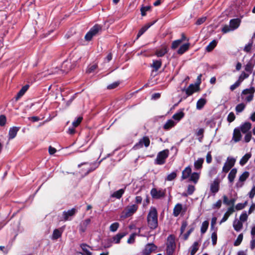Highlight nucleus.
Wrapping results in <instances>:
<instances>
[{
    "instance_id": "obj_1",
    "label": "nucleus",
    "mask_w": 255,
    "mask_h": 255,
    "mask_svg": "<svg viewBox=\"0 0 255 255\" xmlns=\"http://www.w3.org/2000/svg\"><path fill=\"white\" fill-rule=\"evenodd\" d=\"M185 39L184 36H182V37L180 39H178L172 42L171 45V48L175 49L177 47H179V48L177 50V52L178 54L182 55L184 52L188 50L190 47V43L187 42L182 44L183 41Z\"/></svg>"
},
{
    "instance_id": "obj_2",
    "label": "nucleus",
    "mask_w": 255,
    "mask_h": 255,
    "mask_svg": "<svg viewBox=\"0 0 255 255\" xmlns=\"http://www.w3.org/2000/svg\"><path fill=\"white\" fill-rule=\"evenodd\" d=\"M148 226L150 229H155L158 225L157 212L154 207H151L147 217Z\"/></svg>"
},
{
    "instance_id": "obj_3",
    "label": "nucleus",
    "mask_w": 255,
    "mask_h": 255,
    "mask_svg": "<svg viewBox=\"0 0 255 255\" xmlns=\"http://www.w3.org/2000/svg\"><path fill=\"white\" fill-rule=\"evenodd\" d=\"M241 20L238 18L231 19L229 25H225L223 26L222 31L223 33H227L233 31L238 28L240 25Z\"/></svg>"
},
{
    "instance_id": "obj_4",
    "label": "nucleus",
    "mask_w": 255,
    "mask_h": 255,
    "mask_svg": "<svg viewBox=\"0 0 255 255\" xmlns=\"http://www.w3.org/2000/svg\"><path fill=\"white\" fill-rule=\"evenodd\" d=\"M138 209V206L135 204L127 206L122 212L121 218L125 219L131 216Z\"/></svg>"
},
{
    "instance_id": "obj_5",
    "label": "nucleus",
    "mask_w": 255,
    "mask_h": 255,
    "mask_svg": "<svg viewBox=\"0 0 255 255\" xmlns=\"http://www.w3.org/2000/svg\"><path fill=\"white\" fill-rule=\"evenodd\" d=\"M101 30V27L99 25H95L87 33L85 36L86 41H90L92 38L96 35Z\"/></svg>"
},
{
    "instance_id": "obj_6",
    "label": "nucleus",
    "mask_w": 255,
    "mask_h": 255,
    "mask_svg": "<svg viewBox=\"0 0 255 255\" xmlns=\"http://www.w3.org/2000/svg\"><path fill=\"white\" fill-rule=\"evenodd\" d=\"M255 92V89L254 87L245 89L242 93V98L247 102H250L253 99Z\"/></svg>"
},
{
    "instance_id": "obj_7",
    "label": "nucleus",
    "mask_w": 255,
    "mask_h": 255,
    "mask_svg": "<svg viewBox=\"0 0 255 255\" xmlns=\"http://www.w3.org/2000/svg\"><path fill=\"white\" fill-rule=\"evenodd\" d=\"M174 237L170 235L167 238V255H172L175 248Z\"/></svg>"
},
{
    "instance_id": "obj_8",
    "label": "nucleus",
    "mask_w": 255,
    "mask_h": 255,
    "mask_svg": "<svg viewBox=\"0 0 255 255\" xmlns=\"http://www.w3.org/2000/svg\"><path fill=\"white\" fill-rule=\"evenodd\" d=\"M169 153L168 150H164L160 151L157 155L155 160L157 164L161 165L165 163L166 158L168 157Z\"/></svg>"
},
{
    "instance_id": "obj_9",
    "label": "nucleus",
    "mask_w": 255,
    "mask_h": 255,
    "mask_svg": "<svg viewBox=\"0 0 255 255\" xmlns=\"http://www.w3.org/2000/svg\"><path fill=\"white\" fill-rule=\"evenodd\" d=\"M236 159L233 157H228L223 167L222 171L227 173L235 165Z\"/></svg>"
},
{
    "instance_id": "obj_10",
    "label": "nucleus",
    "mask_w": 255,
    "mask_h": 255,
    "mask_svg": "<svg viewBox=\"0 0 255 255\" xmlns=\"http://www.w3.org/2000/svg\"><path fill=\"white\" fill-rule=\"evenodd\" d=\"M76 212L75 208H72L67 211H64L62 216L60 217V220L62 221H66L70 220V217L73 216Z\"/></svg>"
},
{
    "instance_id": "obj_11",
    "label": "nucleus",
    "mask_w": 255,
    "mask_h": 255,
    "mask_svg": "<svg viewBox=\"0 0 255 255\" xmlns=\"http://www.w3.org/2000/svg\"><path fill=\"white\" fill-rule=\"evenodd\" d=\"M249 176V173L248 172L245 171L243 173V174L239 177V180L236 184V187L238 188H241L244 185V182L246 180Z\"/></svg>"
},
{
    "instance_id": "obj_12",
    "label": "nucleus",
    "mask_w": 255,
    "mask_h": 255,
    "mask_svg": "<svg viewBox=\"0 0 255 255\" xmlns=\"http://www.w3.org/2000/svg\"><path fill=\"white\" fill-rule=\"evenodd\" d=\"M186 210V208L183 207L181 204L178 203L174 207L173 214L175 217H177L180 214L185 212Z\"/></svg>"
},
{
    "instance_id": "obj_13",
    "label": "nucleus",
    "mask_w": 255,
    "mask_h": 255,
    "mask_svg": "<svg viewBox=\"0 0 255 255\" xmlns=\"http://www.w3.org/2000/svg\"><path fill=\"white\" fill-rule=\"evenodd\" d=\"M150 143V140L148 137L145 136L143 137L142 139H141L138 143L136 144L134 146V148L135 149H138L142 147L143 145H144L145 147H147L149 146Z\"/></svg>"
},
{
    "instance_id": "obj_14",
    "label": "nucleus",
    "mask_w": 255,
    "mask_h": 255,
    "mask_svg": "<svg viewBox=\"0 0 255 255\" xmlns=\"http://www.w3.org/2000/svg\"><path fill=\"white\" fill-rule=\"evenodd\" d=\"M199 86L197 84H191L186 90V93L188 96L191 95L193 93L199 90Z\"/></svg>"
},
{
    "instance_id": "obj_15",
    "label": "nucleus",
    "mask_w": 255,
    "mask_h": 255,
    "mask_svg": "<svg viewBox=\"0 0 255 255\" xmlns=\"http://www.w3.org/2000/svg\"><path fill=\"white\" fill-rule=\"evenodd\" d=\"M233 228L237 232L240 231L243 227V223L239 219H236L233 222Z\"/></svg>"
},
{
    "instance_id": "obj_16",
    "label": "nucleus",
    "mask_w": 255,
    "mask_h": 255,
    "mask_svg": "<svg viewBox=\"0 0 255 255\" xmlns=\"http://www.w3.org/2000/svg\"><path fill=\"white\" fill-rule=\"evenodd\" d=\"M191 168L190 166L186 167L182 172V180L190 178L191 174Z\"/></svg>"
},
{
    "instance_id": "obj_17",
    "label": "nucleus",
    "mask_w": 255,
    "mask_h": 255,
    "mask_svg": "<svg viewBox=\"0 0 255 255\" xmlns=\"http://www.w3.org/2000/svg\"><path fill=\"white\" fill-rule=\"evenodd\" d=\"M150 193L153 198L157 199L162 197L164 195L163 191L162 190H157L155 188L151 189Z\"/></svg>"
},
{
    "instance_id": "obj_18",
    "label": "nucleus",
    "mask_w": 255,
    "mask_h": 255,
    "mask_svg": "<svg viewBox=\"0 0 255 255\" xmlns=\"http://www.w3.org/2000/svg\"><path fill=\"white\" fill-rule=\"evenodd\" d=\"M19 130V128L16 127H13L10 128L8 132V138L9 139H11L14 138Z\"/></svg>"
},
{
    "instance_id": "obj_19",
    "label": "nucleus",
    "mask_w": 255,
    "mask_h": 255,
    "mask_svg": "<svg viewBox=\"0 0 255 255\" xmlns=\"http://www.w3.org/2000/svg\"><path fill=\"white\" fill-rule=\"evenodd\" d=\"M241 134L240 130L238 128H235L234 130L232 139L235 142L239 141L241 139Z\"/></svg>"
},
{
    "instance_id": "obj_20",
    "label": "nucleus",
    "mask_w": 255,
    "mask_h": 255,
    "mask_svg": "<svg viewBox=\"0 0 255 255\" xmlns=\"http://www.w3.org/2000/svg\"><path fill=\"white\" fill-rule=\"evenodd\" d=\"M219 182L217 179H215L211 184L210 190L212 193H216L219 191Z\"/></svg>"
},
{
    "instance_id": "obj_21",
    "label": "nucleus",
    "mask_w": 255,
    "mask_h": 255,
    "mask_svg": "<svg viewBox=\"0 0 255 255\" xmlns=\"http://www.w3.org/2000/svg\"><path fill=\"white\" fill-rule=\"evenodd\" d=\"M167 52V48L165 45L162 46L160 48L157 50L156 55L158 57H162Z\"/></svg>"
},
{
    "instance_id": "obj_22",
    "label": "nucleus",
    "mask_w": 255,
    "mask_h": 255,
    "mask_svg": "<svg viewBox=\"0 0 255 255\" xmlns=\"http://www.w3.org/2000/svg\"><path fill=\"white\" fill-rule=\"evenodd\" d=\"M237 173V170L236 168L232 169L228 176V178L230 183H233Z\"/></svg>"
},
{
    "instance_id": "obj_23",
    "label": "nucleus",
    "mask_w": 255,
    "mask_h": 255,
    "mask_svg": "<svg viewBox=\"0 0 255 255\" xmlns=\"http://www.w3.org/2000/svg\"><path fill=\"white\" fill-rule=\"evenodd\" d=\"M251 127L252 125L251 123L249 122L245 123V124L241 126L240 128L241 130L242 131V132L246 133L251 129Z\"/></svg>"
},
{
    "instance_id": "obj_24",
    "label": "nucleus",
    "mask_w": 255,
    "mask_h": 255,
    "mask_svg": "<svg viewBox=\"0 0 255 255\" xmlns=\"http://www.w3.org/2000/svg\"><path fill=\"white\" fill-rule=\"evenodd\" d=\"M200 177V173L193 172L191 173L189 178V180L193 182L195 184L197 183Z\"/></svg>"
},
{
    "instance_id": "obj_25",
    "label": "nucleus",
    "mask_w": 255,
    "mask_h": 255,
    "mask_svg": "<svg viewBox=\"0 0 255 255\" xmlns=\"http://www.w3.org/2000/svg\"><path fill=\"white\" fill-rule=\"evenodd\" d=\"M204 162V159L202 158H198L194 163V167L196 169H200L202 167V164Z\"/></svg>"
},
{
    "instance_id": "obj_26",
    "label": "nucleus",
    "mask_w": 255,
    "mask_h": 255,
    "mask_svg": "<svg viewBox=\"0 0 255 255\" xmlns=\"http://www.w3.org/2000/svg\"><path fill=\"white\" fill-rule=\"evenodd\" d=\"M207 100L204 98L200 99L197 102L196 108L198 110H201L206 104Z\"/></svg>"
},
{
    "instance_id": "obj_27",
    "label": "nucleus",
    "mask_w": 255,
    "mask_h": 255,
    "mask_svg": "<svg viewBox=\"0 0 255 255\" xmlns=\"http://www.w3.org/2000/svg\"><path fill=\"white\" fill-rule=\"evenodd\" d=\"M252 154L251 153H246L240 160V164L241 165H245L248 160L251 158Z\"/></svg>"
},
{
    "instance_id": "obj_28",
    "label": "nucleus",
    "mask_w": 255,
    "mask_h": 255,
    "mask_svg": "<svg viewBox=\"0 0 255 255\" xmlns=\"http://www.w3.org/2000/svg\"><path fill=\"white\" fill-rule=\"evenodd\" d=\"M199 248V244L198 242H195L192 245V246L190 248V254L191 255H194L198 251Z\"/></svg>"
},
{
    "instance_id": "obj_29",
    "label": "nucleus",
    "mask_w": 255,
    "mask_h": 255,
    "mask_svg": "<svg viewBox=\"0 0 255 255\" xmlns=\"http://www.w3.org/2000/svg\"><path fill=\"white\" fill-rule=\"evenodd\" d=\"M156 247L152 244H149L145 246L144 250L145 252H147L149 254H150L152 252L155 250Z\"/></svg>"
},
{
    "instance_id": "obj_30",
    "label": "nucleus",
    "mask_w": 255,
    "mask_h": 255,
    "mask_svg": "<svg viewBox=\"0 0 255 255\" xmlns=\"http://www.w3.org/2000/svg\"><path fill=\"white\" fill-rule=\"evenodd\" d=\"M125 192L124 189H121L116 192H115L112 195L113 197H115L117 199H120Z\"/></svg>"
},
{
    "instance_id": "obj_31",
    "label": "nucleus",
    "mask_w": 255,
    "mask_h": 255,
    "mask_svg": "<svg viewBox=\"0 0 255 255\" xmlns=\"http://www.w3.org/2000/svg\"><path fill=\"white\" fill-rule=\"evenodd\" d=\"M175 125L176 123H175L172 120H169L167 121L165 124L164 125V128L165 129H168L173 127Z\"/></svg>"
},
{
    "instance_id": "obj_32",
    "label": "nucleus",
    "mask_w": 255,
    "mask_h": 255,
    "mask_svg": "<svg viewBox=\"0 0 255 255\" xmlns=\"http://www.w3.org/2000/svg\"><path fill=\"white\" fill-rule=\"evenodd\" d=\"M62 232L60 231L59 229H55L54 230L52 239L53 240H56L61 236Z\"/></svg>"
},
{
    "instance_id": "obj_33",
    "label": "nucleus",
    "mask_w": 255,
    "mask_h": 255,
    "mask_svg": "<svg viewBox=\"0 0 255 255\" xmlns=\"http://www.w3.org/2000/svg\"><path fill=\"white\" fill-rule=\"evenodd\" d=\"M140 230H141V229L139 228L138 233H137V234L133 233L130 236L129 239L128 240V241H127L128 243L132 244L134 243L135 236H140Z\"/></svg>"
},
{
    "instance_id": "obj_34",
    "label": "nucleus",
    "mask_w": 255,
    "mask_h": 255,
    "mask_svg": "<svg viewBox=\"0 0 255 255\" xmlns=\"http://www.w3.org/2000/svg\"><path fill=\"white\" fill-rule=\"evenodd\" d=\"M126 236V234H118L113 238V242L116 244L120 243L121 239Z\"/></svg>"
},
{
    "instance_id": "obj_35",
    "label": "nucleus",
    "mask_w": 255,
    "mask_h": 255,
    "mask_svg": "<svg viewBox=\"0 0 255 255\" xmlns=\"http://www.w3.org/2000/svg\"><path fill=\"white\" fill-rule=\"evenodd\" d=\"M209 226V222L207 221H205L202 223L201 227V232L202 234H204L208 229Z\"/></svg>"
},
{
    "instance_id": "obj_36",
    "label": "nucleus",
    "mask_w": 255,
    "mask_h": 255,
    "mask_svg": "<svg viewBox=\"0 0 255 255\" xmlns=\"http://www.w3.org/2000/svg\"><path fill=\"white\" fill-rule=\"evenodd\" d=\"M184 114L182 112H180L174 114L172 118L173 119L178 122L184 117Z\"/></svg>"
},
{
    "instance_id": "obj_37",
    "label": "nucleus",
    "mask_w": 255,
    "mask_h": 255,
    "mask_svg": "<svg viewBox=\"0 0 255 255\" xmlns=\"http://www.w3.org/2000/svg\"><path fill=\"white\" fill-rule=\"evenodd\" d=\"M28 87L25 86L23 87L19 91V92L18 93L17 96L16 97V99L18 100L19 98H20L21 96H22L25 92L27 90Z\"/></svg>"
},
{
    "instance_id": "obj_38",
    "label": "nucleus",
    "mask_w": 255,
    "mask_h": 255,
    "mask_svg": "<svg viewBox=\"0 0 255 255\" xmlns=\"http://www.w3.org/2000/svg\"><path fill=\"white\" fill-rule=\"evenodd\" d=\"M217 42L215 40H213L206 47V50L208 52L211 51L216 46Z\"/></svg>"
},
{
    "instance_id": "obj_39",
    "label": "nucleus",
    "mask_w": 255,
    "mask_h": 255,
    "mask_svg": "<svg viewBox=\"0 0 255 255\" xmlns=\"http://www.w3.org/2000/svg\"><path fill=\"white\" fill-rule=\"evenodd\" d=\"M243 239V235L242 234H240L238 236L236 240L234 242V246H239L241 243H242Z\"/></svg>"
},
{
    "instance_id": "obj_40",
    "label": "nucleus",
    "mask_w": 255,
    "mask_h": 255,
    "mask_svg": "<svg viewBox=\"0 0 255 255\" xmlns=\"http://www.w3.org/2000/svg\"><path fill=\"white\" fill-rule=\"evenodd\" d=\"M248 218V215L247 214L246 212H244L242 213V214L240 216L239 220L241 221L243 223L246 222Z\"/></svg>"
},
{
    "instance_id": "obj_41",
    "label": "nucleus",
    "mask_w": 255,
    "mask_h": 255,
    "mask_svg": "<svg viewBox=\"0 0 255 255\" xmlns=\"http://www.w3.org/2000/svg\"><path fill=\"white\" fill-rule=\"evenodd\" d=\"M245 107V105L243 103L238 104L236 107V111L237 113H241L244 110Z\"/></svg>"
},
{
    "instance_id": "obj_42",
    "label": "nucleus",
    "mask_w": 255,
    "mask_h": 255,
    "mask_svg": "<svg viewBox=\"0 0 255 255\" xmlns=\"http://www.w3.org/2000/svg\"><path fill=\"white\" fill-rule=\"evenodd\" d=\"M119 227V224L115 222L111 225L110 227V231L112 232H116Z\"/></svg>"
},
{
    "instance_id": "obj_43",
    "label": "nucleus",
    "mask_w": 255,
    "mask_h": 255,
    "mask_svg": "<svg viewBox=\"0 0 255 255\" xmlns=\"http://www.w3.org/2000/svg\"><path fill=\"white\" fill-rule=\"evenodd\" d=\"M161 62L159 60L154 61L152 64V67L156 70L161 67Z\"/></svg>"
},
{
    "instance_id": "obj_44",
    "label": "nucleus",
    "mask_w": 255,
    "mask_h": 255,
    "mask_svg": "<svg viewBox=\"0 0 255 255\" xmlns=\"http://www.w3.org/2000/svg\"><path fill=\"white\" fill-rule=\"evenodd\" d=\"M65 67H66L67 68V69L63 70L65 72H68V71L71 69L70 63L69 61H66L63 63V65L62 66V68H64Z\"/></svg>"
},
{
    "instance_id": "obj_45",
    "label": "nucleus",
    "mask_w": 255,
    "mask_h": 255,
    "mask_svg": "<svg viewBox=\"0 0 255 255\" xmlns=\"http://www.w3.org/2000/svg\"><path fill=\"white\" fill-rule=\"evenodd\" d=\"M82 117H79L77 118V119L72 123V125L74 128H76L78 126V125L81 123L82 120Z\"/></svg>"
},
{
    "instance_id": "obj_46",
    "label": "nucleus",
    "mask_w": 255,
    "mask_h": 255,
    "mask_svg": "<svg viewBox=\"0 0 255 255\" xmlns=\"http://www.w3.org/2000/svg\"><path fill=\"white\" fill-rule=\"evenodd\" d=\"M177 176V174L175 172H173L170 174H168L167 176L166 180L168 181H171L175 179Z\"/></svg>"
},
{
    "instance_id": "obj_47",
    "label": "nucleus",
    "mask_w": 255,
    "mask_h": 255,
    "mask_svg": "<svg viewBox=\"0 0 255 255\" xmlns=\"http://www.w3.org/2000/svg\"><path fill=\"white\" fill-rule=\"evenodd\" d=\"M149 26H144V27H142L139 31L137 35V38H138L139 37H140L144 32L146 31V30L149 28Z\"/></svg>"
},
{
    "instance_id": "obj_48",
    "label": "nucleus",
    "mask_w": 255,
    "mask_h": 255,
    "mask_svg": "<svg viewBox=\"0 0 255 255\" xmlns=\"http://www.w3.org/2000/svg\"><path fill=\"white\" fill-rule=\"evenodd\" d=\"M249 76V74H246L245 72H243L241 75L240 76L238 81L240 82V83L242 82V81L246 78H248Z\"/></svg>"
},
{
    "instance_id": "obj_49",
    "label": "nucleus",
    "mask_w": 255,
    "mask_h": 255,
    "mask_svg": "<svg viewBox=\"0 0 255 255\" xmlns=\"http://www.w3.org/2000/svg\"><path fill=\"white\" fill-rule=\"evenodd\" d=\"M150 7L149 6H142L141 9V13L142 16H144L146 14V12L148 11L150 9Z\"/></svg>"
},
{
    "instance_id": "obj_50",
    "label": "nucleus",
    "mask_w": 255,
    "mask_h": 255,
    "mask_svg": "<svg viewBox=\"0 0 255 255\" xmlns=\"http://www.w3.org/2000/svg\"><path fill=\"white\" fill-rule=\"evenodd\" d=\"M235 119V116L233 112H231L228 116L227 120L229 122L231 123L234 121Z\"/></svg>"
},
{
    "instance_id": "obj_51",
    "label": "nucleus",
    "mask_w": 255,
    "mask_h": 255,
    "mask_svg": "<svg viewBox=\"0 0 255 255\" xmlns=\"http://www.w3.org/2000/svg\"><path fill=\"white\" fill-rule=\"evenodd\" d=\"M253 45V42H250L248 44L245 46L244 48V51L247 52H249L251 51Z\"/></svg>"
},
{
    "instance_id": "obj_52",
    "label": "nucleus",
    "mask_w": 255,
    "mask_h": 255,
    "mask_svg": "<svg viewBox=\"0 0 255 255\" xmlns=\"http://www.w3.org/2000/svg\"><path fill=\"white\" fill-rule=\"evenodd\" d=\"M195 190V187L193 185H189L187 189V193L188 195H191Z\"/></svg>"
},
{
    "instance_id": "obj_53",
    "label": "nucleus",
    "mask_w": 255,
    "mask_h": 255,
    "mask_svg": "<svg viewBox=\"0 0 255 255\" xmlns=\"http://www.w3.org/2000/svg\"><path fill=\"white\" fill-rule=\"evenodd\" d=\"M221 205H222V201H221V200H219L216 203H215V204H214L212 205V208L213 209H218V208H220V207L221 206Z\"/></svg>"
},
{
    "instance_id": "obj_54",
    "label": "nucleus",
    "mask_w": 255,
    "mask_h": 255,
    "mask_svg": "<svg viewBox=\"0 0 255 255\" xmlns=\"http://www.w3.org/2000/svg\"><path fill=\"white\" fill-rule=\"evenodd\" d=\"M240 84H241V83H240V82L237 81L234 84H233L232 85H231L230 86L231 90V91H234L235 89H236L237 87H238L240 86Z\"/></svg>"
},
{
    "instance_id": "obj_55",
    "label": "nucleus",
    "mask_w": 255,
    "mask_h": 255,
    "mask_svg": "<svg viewBox=\"0 0 255 255\" xmlns=\"http://www.w3.org/2000/svg\"><path fill=\"white\" fill-rule=\"evenodd\" d=\"M253 68V65L251 63H248L245 67L246 71L251 72Z\"/></svg>"
},
{
    "instance_id": "obj_56",
    "label": "nucleus",
    "mask_w": 255,
    "mask_h": 255,
    "mask_svg": "<svg viewBox=\"0 0 255 255\" xmlns=\"http://www.w3.org/2000/svg\"><path fill=\"white\" fill-rule=\"evenodd\" d=\"M6 122V118L4 116L1 115L0 116V126H4Z\"/></svg>"
},
{
    "instance_id": "obj_57",
    "label": "nucleus",
    "mask_w": 255,
    "mask_h": 255,
    "mask_svg": "<svg viewBox=\"0 0 255 255\" xmlns=\"http://www.w3.org/2000/svg\"><path fill=\"white\" fill-rule=\"evenodd\" d=\"M249 195L251 199L253 198L255 195V185L253 187L251 191L249 192Z\"/></svg>"
},
{
    "instance_id": "obj_58",
    "label": "nucleus",
    "mask_w": 255,
    "mask_h": 255,
    "mask_svg": "<svg viewBox=\"0 0 255 255\" xmlns=\"http://www.w3.org/2000/svg\"><path fill=\"white\" fill-rule=\"evenodd\" d=\"M212 241L213 244H215L217 242V236L216 233H213L211 236Z\"/></svg>"
},
{
    "instance_id": "obj_59",
    "label": "nucleus",
    "mask_w": 255,
    "mask_h": 255,
    "mask_svg": "<svg viewBox=\"0 0 255 255\" xmlns=\"http://www.w3.org/2000/svg\"><path fill=\"white\" fill-rule=\"evenodd\" d=\"M187 225H188V224H187V222L184 221L182 223V226L181 227V234H182L184 232Z\"/></svg>"
},
{
    "instance_id": "obj_60",
    "label": "nucleus",
    "mask_w": 255,
    "mask_h": 255,
    "mask_svg": "<svg viewBox=\"0 0 255 255\" xmlns=\"http://www.w3.org/2000/svg\"><path fill=\"white\" fill-rule=\"evenodd\" d=\"M193 230H194V228L192 227V228H190V229L188 231V232L186 234H185L184 235H183V238L184 240H187L188 239V236L191 234V233L192 232Z\"/></svg>"
},
{
    "instance_id": "obj_61",
    "label": "nucleus",
    "mask_w": 255,
    "mask_h": 255,
    "mask_svg": "<svg viewBox=\"0 0 255 255\" xmlns=\"http://www.w3.org/2000/svg\"><path fill=\"white\" fill-rule=\"evenodd\" d=\"M250 248L252 250L255 248V238H252L250 242Z\"/></svg>"
},
{
    "instance_id": "obj_62",
    "label": "nucleus",
    "mask_w": 255,
    "mask_h": 255,
    "mask_svg": "<svg viewBox=\"0 0 255 255\" xmlns=\"http://www.w3.org/2000/svg\"><path fill=\"white\" fill-rule=\"evenodd\" d=\"M252 138V135L251 133H248L245 136V140L246 142H249Z\"/></svg>"
},
{
    "instance_id": "obj_63",
    "label": "nucleus",
    "mask_w": 255,
    "mask_h": 255,
    "mask_svg": "<svg viewBox=\"0 0 255 255\" xmlns=\"http://www.w3.org/2000/svg\"><path fill=\"white\" fill-rule=\"evenodd\" d=\"M96 68H97L96 65L94 64V65H91V66H90L88 68V69L87 70V72L89 73H91L92 71H94Z\"/></svg>"
},
{
    "instance_id": "obj_64",
    "label": "nucleus",
    "mask_w": 255,
    "mask_h": 255,
    "mask_svg": "<svg viewBox=\"0 0 255 255\" xmlns=\"http://www.w3.org/2000/svg\"><path fill=\"white\" fill-rule=\"evenodd\" d=\"M255 210V204H252L249 210L248 214L249 215L251 214Z\"/></svg>"
}]
</instances>
